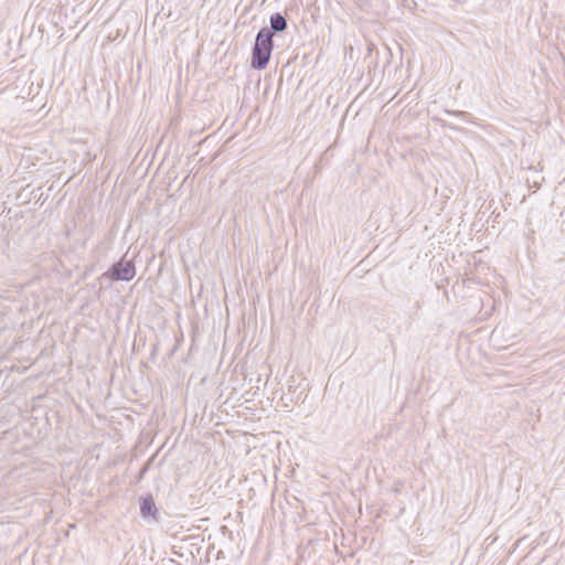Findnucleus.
Listing matches in <instances>:
<instances>
[{"mask_svg": "<svg viewBox=\"0 0 565 565\" xmlns=\"http://www.w3.org/2000/svg\"><path fill=\"white\" fill-rule=\"evenodd\" d=\"M273 33L268 28L258 31L252 52V67L255 70H264L270 58L273 51Z\"/></svg>", "mask_w": 565, "mask_h": 565, "instance_id": "f257e3e1", "label": "nucleus"}, {"mask_svg": "<svg viewBox=\"0 0 565 565\" xmlns=\"http://www.w3.org/2000/svg\"><path fill=\"white\" fill-rule=\"evenodd\" d=\"M136 275V268L131 260L121 259L114 264L109 270L103 274L102 278L110 280L129 281Z\"/></svg>", "mask_w": 565, "mask_h": 565, "instance_id": "f03ea898", "label": "nucleus"}, {"mask_svg": "<svg viewBox=\"0 0 565 565\" xmlns=\"http://www.w3.org/2000/svg\"><path fill=\"white\" fill-rule=\"evenodd\" d=\"M270 31L271 33H278L282 32L287 29V20L286 18L280 13H274L270 15Z\"/></svg>", "mask_w": 565, "mask_h": 565, "instance_id": "7ed1b4c3", "label": "nucleus"}, {"mask_svg": "<svg viewBox=\"0 0 565 565\" xmlns=\"http://www.w3.org/2000/svg\"><path fill=\"white\" fill-rule=\"evenodd\" d=\"M140 513L143 518L151 516L156 519L157 508L151 497H147L141 501Z\"/></svg>", "mask_w": 565, "mask_h": 565, "instance_id": "20e7f679", "label": "nucleus"}]
</instances>
